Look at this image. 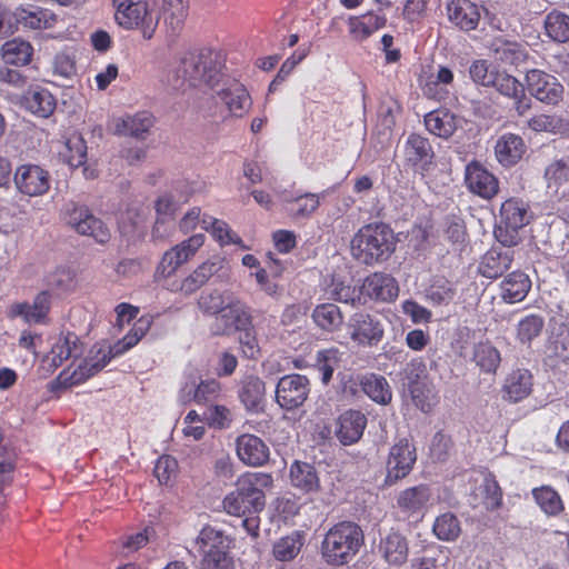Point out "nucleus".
<instances>
[{"instance_id":"obj_43","label":"nucleus","mask_w":569,"mask_h":569,"mask_svg":"<svg viewBox=\"0 0 569 569\" xmlns=\"http://www.w3.org/2000/svg\"><path fill=\"white\" fill-rule=\"evenodd\" d=\"M362 391L375 402L388 405L392 399V390L383 376L368 373L360 381Z\"/></svg>"},{"instance_id":"obj_35","label":"nucleus","mask_w":569,"mask_h":569,"mask_svg":"<svg viewBox=\"0 0 569 569\" xmlns=\"http://www.w3.org/2000/svg\"><path fill=\"white\" fill-rule=\"evenodd\" d=\"M532 389V375L527 369H517L505 380L503 398L510 402H519L527 398Z\"/></svg>"},{"instance_id":"obj_10","label":"nucleus","mask_w":569,"mask_h":569,"mask_svg":"<svg viewBox=\"0 0 569 569\" xmlns=\"http://www.w3.org/2000/svg\"><path fill=\"white\" fill-rule=\"evenodd\" d=\"M348 333L359 347H377L385 337V326L377 316L360 311L350 317Z\"/></svg>"},{"instance_id":"obj_40","label":"nucleus","mask_w":569,"mask_h":569,"mask_svg":"<svg viewBox=\"0 0 569 569\" xmlns=\"http://www.w3.org/2000/svg\"><path fill=\"white\" fill-rule=\"evenodd\" d=\"M291 485L305 493L317 491L320 480L316 468L303 461H295L290 467Z\"/></svg>"},{"instance_id":"obj_47","label":"nucleus","mask_w":569,"mask_h":569,"mask_svg":"<svg viewBox=\"0 0 569 569\" xmlns=\"http://www.w3.org/2000/svg\"><path fill=\"white\" fill-rule=\"evenodd\" d=\"M472 360L482 372L496 373L501 362L499 350L489 341H480L473 348Z\"/></svg>"},{"instance_id":"obj_44","label":"nucleus","mask_w":569,"mask_h":569,"mask_svg":"<svg viewBox=\"0 0 569 569\" xmlns=\"http://www.w3.org/2000/svg\"><path fill=\"white\" fill-rule=\"evenodd\" d=\"M201 226L220 246L242 244V239L223 220L204 214Z\"/></svg>"},{"instance_id":"obj_25","label":"nucleus","mask_w":569,"mask_h":569,"mask_svg":"<svg viewBox=\"0 0 569 569\" xmlns=\"http://www.w3.org/2000/svg\"><path fill=\"white\" fill-rule=\"evenodd\" d=\"M239 459L247 466L260 467L268 462L270 451L262 439L254 435L243 433L236 440Z\"/></svg>"},{"instance_id":"obj_13","label":"nucleus","mask_w":569,"mask_h":569,"mask_svg":"<svg viewBox=\"0 0 569 569\" xmlns=\"http://www.w3.org/2000/svg\"><path fill=\"white\" fill-rule=\"evenodd\" d=\"M417 460L416 448L407 438L397 441L389 451L385 482L395 485L406 478Z\"/></svg>"},{"instance_id":"obj_57","label":"nucleus","mask_w":569,"mask_h":569,"mask_svg":"<svg viewBox=\"0 0 569 569\" xmlns=\"http://www.w3.org/2000/svg\"><path fill=\"white\" fill-rule=\"evenodd\" d=\"M154 208L157 219L153 227V233L159 231L160 226L173 220V214L178 207L173 198L170 194L164 193L157 199Z\"/></svg>"},{"instance_id":"obj_11","label":"nucleus","mask_w":569,"mask_h":569,"mask_svg":"<svg viewBox=\"0 0 569 569\" xmlns=\"http://www.w3.org/2000/svg\"><path fill=\"white\" fill-rule=\"evenodd\" d=\"M48 290L38 295V325L49 322L48 313L51 307V293L62 295L76 288V274L67 267H59L44 278Z\"/></svg>"},{"instance_id":"obj_37","label":"nucleus","mask_w":569,"mask_h":569,"mask_svg":"<svg viewBox=\"0 0 569 569\" xmlns=\"http://www.w3.org/2000/svg\"><path fill=\"white\" fill-rule=\"evenodd\" d=\"M59 158L70 168H78L87 161V142L80 132L70 133L58 151Z\"/></svg>"},{"instance_id":"obj_56","label":"nucleus","mask_w":569,"mask_h":569,"mask_svg":"<svg viewBox=\"0 0 569 569\" xmlns=\"http://www.w3.org/2000/svg\"><path fill=\"white\" fill-rule=\"evenodd\" d=\"M340 362V352L337 348L323 349L318 351L316 368L321 375V381L327 385L331 379L336 368Z\"/></svg>"},{"instance_id":"obj_24","label":"nucleus","mask_w":569,"mask_h":569,"mask_svg":"<svg viewBox=\"0 0 569 569\" xmlns=\"http://www.w3.org/2000/svg\"><path fill=\"white\" fill-rule=\"evenodd\" d=\"M387 16L373 10L360 16H350L347 20L349 36L357 42L369 39L376 31L387 26Z\"/></svg>"},{"instance_id":"obj_20","label":"nucleus","mask_w":569,"mask_h":569,"mask_svg":"<svg viewBox=\"0 0 569 569\" xmlns=\"http://www.w3.org/2000/svg\"><path fill=\"white\" fill-rule=\"evenodd\" d=\"M219 270L218 263L207 260L193 269L189 274L183 278L168 281L164 289L172 293H180L189 297L200 290L210 278Z\"/></svg>"},{"instance_id":"obj_8","label":"nucleus","mask_w":569,"mask_h":569,"mask_svg":"<svg viewBox=\"0 0 569 569\" xmlns=\"http://www.w3.org/2000/svg\"><path fill=\"white\" fill-rule=\"evenodd\" d=\"M531 213L529 206L520 198L505 200L499 210V223L495 237L503 247L511 248L519 243V230L529 224Z\"/></svg>"},{"instance_id":"obj_64","label":"nucleus","mask_w":569,"mask_h":569,"mask_svg":"<svg viewBox=\"0 0 569 569\" xmlns=\"http://www.w3.org/2000/svg\"><path fill=\"white\" fill-rule=\"evenodd\" d=\"M548 187H558L569 180V166L562 160H556L545 170Z\"/></svg>"},{"instance_id":"obj_21","label":"nucleus","mask_w":569,"mask_h":569,"mask_svg":"<svg viewBox=\"0 0 569 569\" xmlns=\"http://www.w3.org/2000/svg\"><path fill=\"white\" fill-rule=\"evenodd\" d=\"M501 96L512 101L518 116H525L531 108V98L526 93V87L515 76L506 71H497L492 86Z\"/></svg>"},{"instance_id":"obj_48","label":"nucleus","mask_w":569,"mask_h":569,"mask_svg":"<svg viewBox=\"0 0 569 569\" xmlns=\"http://www.w3.org/2000/svg\"><path fill=\"white\" fill-rule=\"evenodd\" d=\"M532 496L540 509L548 516H559L565 509L560 495L550 486L532 489Z\"/></svg>"},{"instance_id":"obj_27","label":"nucleus","mask_w":569,"mask_h":569,"mask_svg":"<svg viewBox=\"0 0 569 569\" xmlns=\"http://www.w3.org/2000/svg\"><path fill=\"white\" fill-rule=\"evenodd\" d=\"M378 552L390 566L403 565L409 556V542L405 535L391 530L381 537L378 545Z\"/></svg>"},{"instance_id":"obj_6","label":"nucleus","mask_w":569,"mask_h":569,"mask_svg":"<svg viewBox=\"0 0 569 569\" xmlns=\"http://www.w3.org/2000/svg\"><path fill=\"white\" fill-rule=\"evenodd\" d=\"M232 539L222 530L204 526L196 538L200 553V569H234L231 556Z\"/></svg>"},{"instance_id":"obj_42","label":"nucleus","mask_w":569,"mask_h":569,"mask_svg":"<svg viewBox=\"0 0 569 569\" xmlns=\"http://www.w3.org/2000/svg\"><path fill=\"white\" fill-rule=\"evenodd\" d=\"M264 382L257 376H247L241 380L239 399L248 410H258L264 399Z\"/></svg>"},{"instance_id":"obj_36","label":"nucleus","mask_w":569,"mask_h":569,"mask_svg":"<svg viewBox=\"0 0 569 569\" xmlns=\"http://www.w3.org/2000/svg\"><path fill=\"white\" fill-rule=\"evenodd\" d=\"M491 49L497 60L516 67L525 63L529 58L527 46L518 41L497 38Z\"/></svg>"},{"instance_id":"obj_62","label":"nucleus","mask_w":569,"mask_h":569,"mask_svg":"<svg viewBox=\"0 0 569 569\" xmlns=\"http://www.w3.org/2000/svg\"><path fill=\"white\" fill-rule=\"evenodd\" d=\"M287 201L293 202L297 206L296 209L291 210V214L295 218H307L320 206L319 197L316 193H306Z\"/></svg>"},{"instance_id":"obj_29","label":"nucleus","mask_w":569,"mask_h":569,"mask_svg":"<svg viewBox=\"0 0 569 569\" xmlns=\"http://www.w3.org/2000/svg\"><path fill=\"white\" fill-rule=\"evenodd\" d=\"M20 28H36V12L22 7L10 10L0 4V38L9 37Z\"/></svg>"},{"instance_id":"obj_26","label":"nucleus","mask_w":569,"mask_h":569,"mask_svg":"<svg viewBox=\"0 0 569 569\" xmlns=\"http://www.w3.org/2000/svg\"><path fill=\"white\" fill-rule=\"evenodd\" d=\"M449 21L462 31L476 30L481 14L479 7L470 0H450L446 7Z\"/></svg>"},{"instance_id":"obj_61","label":"nucleus","mask_w":569,"mask_h":569,"mask_svg":"<svg viewBox=\"0 0 569 569\" xmlns=\"http://www.w3.org/2000/svg\"><path fill=\"white\" fill-rule=\"evenodd\" d=\"M328 295L332 300L350 303L352 306H355L356 302H360V295H357L356 288L337 279H332L328 288Z\"/></svg>"},{"instance_id":"obj_15","label":"nucleus","mask_w":569,"mask_h":569,"mask_svg":"<svg viewBox=\"0 0 569 569\" xmlns=\"http://www.w3.org/2000/svg\"><path fill=\"white\" fill-rule=\"evenodd\" d=\"M525 80L530 94L546 104L555 106L563 98V86L555 76L543 70H528Z\"/></svg>"},{"instance_id":"obj_34","label":"nucleus","mask_w":569,"mask_h":569,"mask_svg":"<svg viewBox=\"0 0 569 569\" xmlns=\"http://www.w3.org/2000/svg\"><path fill=\"white\" fill-rule=\"evenodd\" d=\"M153 124V117L148 111H141L133 116L117 118L113 121V133L144 139V134Z\"/></svg>"},{"instance_id":"obj_14","label":"nucleus","mask_w":569,"mask_h":569,"mask_svg":"<svg viewBox=\"0 0 569 569\" xmlns=\"http://www.w3.org/2000/svg\"><path fill=\"white\" fill-rule=\"evenodd\" d=\"M465 184L470 193L483 200L493 199L500 191L497 176L477 160H472L466 166Z\"/></svg>"},{"instance_id":"obj_50","label":"nucleus","mask_w":569,"mask_h":569,"mask_svg":"<svg viewBox=\"0 0 569 569\" xmlns=\"http://www.w3.org/2000/svg\"><path fill=\"white\" fill-rule=\"evenodd\" d=\"M32 53V46L21 39H12L2 46V58L8 64H27L31 61Z\"/></svg>"},{"instance_id":"obj_41","label":"nucleus","mask_w":569,"mask_h":569,"mask_svg":"<svg viewBox=\"0 0 569 569\" xmlns=\"http://www.w3.org/2000/svg\"><path fill=\"white\" fill-rule=\"evenodd\" d=\"M311 318L317 327L327 332H335L341 329L343 325V313L341 309L331 302L318 305Z\"/></svg>"},{"instance_id":"obj_31","label":"nucleus","mask_w":569,"mask_h":569,"mask_svg":"<svg viewBox=\"0 0 569 569\" xmlns=\"http://www.w3.org/2000/svg\"><path fill=\"white\" fill-rule=\"evenodd\" d=\"M513 253V250L502 251L491 248L481 258L479 273L488 279H498L511 267Z\"/></svg>"},{"instance_id":"obj_30","label":"nucleus","mask_w":569,"mask_h":569,"mask_svg":"<svg viewBox=\"0 0 569 569\" xmlns=\"http://www.w3.org/2000/svg\"><path fill=\"white\" fill-rule=\"evenodd\" d=\"M405 152L407 162L411 167L419 168L423 171L428 170L435 156L429 140L417 133L409 134L406 141Z\"/></svg>"},{"instance_id":"obj_22","label":"nucleus","mask_w":569,"mask_h":569,"mask_svg":"<svg viewBox=\"0 0 569 569\" xmlns=\"http://www.w3.org/2000/svg\"><path fill=\"white\" fill-rule=\"evenodd\" d=\"M431 499V489L428 485L421 483L409 487L400 491L396 502L398 509L406 515L408 519H422L425 509Z\"/></svg>"},{"instance_id":"obj_32","label":"nucleus","mask_w":569,"mask_h":569,"mask_svg":"<svg viewBox=\"0 0 569 569\" xmlns=\"http://www.w3.org/2000/svg\"><path fill=\"white\" fill-rule=\"evenodd\" d=\"M526 152L523 139L515 133H503L496 142L495 154L500 164L510 167L516 164Z\"/></svg>"},{"instance_id":"obj_58","label":"nucleus","mask_w":569,"mask_h":569,"mask_svg":"<svg viewBox=\"0 0 569 569\" xmlns=\"http://www.w3.org/2000/svg\"><path fill=\"white\" fill-rule=\"evenodd\" d=\"M549 349L553 358L565 363L569 362V323L559 328Z\"/></svg>"},{"instance_id":"obj_19","label":"nucleus","mask_w":569,"mask_h":569,"mask_svg":"<svg viewBox=\"0 0 569 569\" xmlns=\"http://www.w3.org/2000/svg\"><path fill=\"white\" fill-rule=\"evenodd\" d=\"M360 296L375 302H393L399 296V284L391 274L377 271L363 279Z\"/></svg>"},{"instance_id":"obj_9","label":"nucleus","mask_w":569,"mask_h":569,"mask_svg":"<svg viewBox=\"0 0 569 569\" xmlns=\"http://www.w3.org/2000/svg\"><path fill=\"white\" fill-rule=\"evenodd\" d=\"M66 223L81 236L91 237L96 242H109L111 232L107 224L86 206H73L64 213Z\"/></svg>"},{"instance_id":"obj_23","label":"nucleus","mask_w":569,"mask_h":569,"mask_svg":"<svg viewBox=\"0 0 569 569\" xmlns=\"http://www.w3.org/2000/svg\"><path fill=\"white\" fill-rule=\"evenodd\" d=\"M221 383L217 379L201 380L196 382H187L179 391V399L182 403L194 402L199 406L211 405L220 398Z\"/></svg>"},{"instance_id":"obj_63","label":"nucleus","mask_w":569,"mask_h":569,"mask_svg":"<svg viewBox=\"0 0 569 569\" xmlns=\"http://www.w3.org/2000/svg\"><path fill=\"white\" fill-rule=\"evenodd\" d=\"M203 243L204 236L202 233H197L173 246L172 250L176 253H179V259L186 263L196 254V252L203 246Z\"/></svg>"},{"instance_id":"obj_28","label":"nucleus","mask_w":569,"mask_h":569,"mask_svg":"<svg viewBox=\"0 0 569 569\" xmlns=\"http://www.w3.org/2000/svg\"><path fill=\"white\" fill-rule=\"evenodd\" d=\"M367 426L366 416L358 410H348L337 421L336 437L343 446L359 441Z\"/></svg>"},{"instance_id":"obj_60","label":"nucleus","mask_w":569,"mask_h":569,"mask_svg":"<svg viewBox=\"0 0 569 569\" xmlns=\"http://www.w3.org/2000/svg\"><path fill=\"white\" fill-rule=\"evenodd\" d=\"M498 70H490V64L487 60L479 59L472 61L469 67V74L476 84L482 87H491L496 80V72Z\"/></svg>"},{"instance_id":"obj_18","label":"nucleus","mask_w":569,"mask_h":569,"mask_svg":"<svg viewBox=\"0 0 569 569\" xmlns=\"http://www.w3.org/2000/svg\"><path fill=\"white\" fill-rule=\"evenodd\" d=\"M219 102L232 118L246 117L252 108V98L243 83L238 80L228 81L216 91Z\"/></svg>"},{"instance_id":"obj_45","label":"nucleus","mask_w":569,"mask_h":569,"mask_svg":"<svg viewBox=\"0 0 569 569\" xmlns=\"http://www.w3.org/2000/svg\"><path fill=\"white\" fill-rule=\"evenodd\" d=\"M543 28L546 34L558 43L569 41V14L553 9L545 17Z\"/></svg>"},{"instance_id":"obj_54","label":"nucleus","mask_w":569,"mask_h":569,"mask_svg":"<svg viewBox=\"0 0 569 569\" xmlns=\"http://www.w3.org/2000/svg\"><path fill=\"white\" fill-rule=\"evenodd\" d=\"M432 531L440 540L453 541L461 532L460 522L453 513L445 512L436 518Z\"/></svg>"},{"instance_id":"obj_46","label":"nucleus","mask_w":569,"mask_h":569,"mask_svg":"<svg viewBox=\"0 0 569 569\" xmlns=\"http://www.w3.org/2000/svg\"><path fill=\"white\" fill-rule=\"evenodd\" d=\"M236 295L229 290L202 292L198 298V308L203 315L218 316L231 302Z\"/></svg>"},{"instance_id":"obj_38","label":"nucleus","mask_w":569,"mask_h":569,"mask_svg":"<svg viewBox=\"0 0 569 569\" xmlns=\"http://www.w3.org/2000/svg\"><path fill=\"white\" fill-rule=\"evenodd\" d=\"M306 543V535L295 530L279 538L272 546V556L281 562H289L297 558Z\"/></svg>"},{"instance_id":"obj_5","label":"nucleus","mask_w":569,"mask_h":569,"mask_svg":"<svg viewBox=\"0 0 569 569\" xmlns=\"http://www.w3.org/2000/svg\"><path fill=\"white\" fill-rule=\"evenodd\" d=\"M226 67V54L219 49L208 47L190 50L183 54L180 69L183 79L191 86L216 87Z\"/></svg>"},{"instance_id":"obj_52","label":"nucleus","mask_w":569,"mask_h":569,"mask_svg":"<svg viewBox=\"0 0 569 569\" xmlns=\"http://www.w3.org/2000/svg\"><path fill=\"white\" fill-rule=\"evenodd\" d=\"M457 295L455 283L443 277H437L427 290V299L433 306H448Z\"/></svg>"},{"instance_id":"obj_16","label":"nucleus","mask_w":569,"mask_h":569,"mask_svg":"<svg viewBox=\"0 0 569 569\" xmlns=\"http://www.w3.org/2000/svg\"><path fill=\"white\" fill-rule=\"evenodd\" d=\"M310 392V382L299 373L280 378L276 388V400L286 410L299 408L305 403Z\"/></svg>"},{"instance_id":"obj_4","label":"nucleus","mask_w":569,"mask_h":569,"mask_svg":"<svg viewBox=\"0 0 569 569\" xmlns=\"http://www.w3.org/2000/svg\"><path fill=\"white\" fill-rule=\"evenodd\" d=\"M365 543L361 527L353 521H339L325 535L320 546L321 557L330 566H345L360 551Z\"/></svg>"},{"instance_id":"obj_55","label":"nucleus","mask_w":569,"mask_h":569,"mask_svg":"<svg viewBox=\"0 0 569 569\" xmlns=\"http://www.w3.org/2000/svg\"><path fill=\"white\" fill-rule=\"evenodd\" d=\"M545 327V319L540 315H528L517 325V339L520 343H530L539 337Z\"/></svg>"},{"instance_id":"obj_2","label":"nucleus","mask_w":569,"mask_h":569,"mask_svg":"<svg viewBox=\"0 0 569 569\" xmlns=\"http://www.w3.org/2000/svg\"><path fill=\"white\" fill-rule=\"evenodd\" d=\"M398 239L385 222H370L353 234L350 242L352 258L359 263L373 266L387 261L396 251Z\"/></svg>"},{"instance_id":"obj_51","label":"nucleus","mask_w":569,"mask_h":569,"mask_svg":"<svg viewBox=\"0 0 569 569\" xmlns=\"http://www.w3.org/2000/svg\"><path fill=\"white\" fill-rule=\"evenodd\" d=\"M179 257V253H176L172 250V248H170L162 254L159 263L156 267L153 280L154 282L159 283L163 289L164 284L168 283V281L177 279L174 273L179 269V267L183 264Z\"/></svg>"},{"instance_id":"obj_12","label":"nucleus","mask_w":569,"mask_h":569,"mask_svg":"<svg viewBox=\"0 0 569 569\" xmlns=\"http://www.w3.org/2000/svg\"><path fill=\"white\" fill-rule=\"evenodd\" d=\"M82 352L83 345L74 332L61 333L54 339L50 351L42 357L40 370L44 375H49L59 368L63 361L78 358Z\"/></svg>"},{"instance_id":"obj_33","label":"nucleus","mask_w":569,"mask_h":569,"mask_svg":"<svg viewBox=\"0 0 569 569\" xmlns=\"http://www.w3.org/2000/svg\"><path fill=\"white\" fill-rule=\"evenodd\" d=\"M531 289L529 276L520 270L508 273L500 283V297L507 303H517L528 296Z\"/></svg>"},{"instance_id":"obj_39","label":"nucleus","mask_w":569,"mask_h":569,"mask_svg":"<svg viewBox=\"0 0 569 569\" xmlns=\"http://www.w3.org/2000/svg\"><path fill=\"white\" fill-rule=\"evenodd\" d=\"M453 82V72L448 67H439L436 74H430L421 83V90L426 98L436 101L446 100L449 91L445 88Z\"/></svg>"},{"instance_id":"obj_49","label":"nucleus","mask_w":569,"mask_h":569,"mask_svg":"<svg viewBox=\"0 0 569 569\" xmlns=\"http://www.w3.org/2000/svg\"><path fill=\"white\" fill-rule=\"evenodd\" d=\"M427 130L440 138H449L453 134L456 126L453 117L445 110H433L425 116Z\"/></svg>"},{"instance_id":"obj_53","label":"nucleus","mask_w":569,"mask_h":569,"mask_svg":"<svg viewBox=\"0 0 569 569\" xmlns=\"http://www.w3.org/2000/svg\"><path fill=\"white\" fill-rule=\"evenodd\" d=\"M164 22L173 32H179L188 17L187 0H163Z\"/></svg>"},{"instance_id":"obj_3","label":"nucleus","mask_w":569,"mask_h":569,"mask_svg":"<svg viewBox=\"0 0 569 569\" xmlns=\"http://www.w3.org/2000/svg\"><path fill=\"white\" fill-rule=\"evenodd\" d=\"M273 486V478L268 472H246L236 482L222 503L227 513L236 517L260 513L266 506L267 489Z\"/></svg>"},{"instance_id":"obj_1","label":"nucleus","mask_w":569,"mask_h":569,"mask_svg":"<svg viewBox=\"0 0 569 569\" xmlns=\"http://www.w3.org/2000/svg\"><path fill=\"white\" fill-rule=\"evenodd\" d=\"M152 325L148 316L139 318L133 327L108 349L99 348L93 356L86 358L71 373L67 370L60 372L56 380L50 382V390L77 386L100 372L113 358L120 357L146 336Z\"/></svg>"},{"instance_id":"obj_7","label":"nucleus","mask_w":569,"mask_h":569,"mask_svg":"<svg viewBox=\"0 0 569 569\" xmlns=\"http://www.w3.org/2000/svg\"><path fill=\"white\" fill-rule=\"evenodd\" d=\"M114 21L124 30L140 31L144 40H151L157 31L159 19L154 17L148 1L111 0Z\"/></svg>"},{"instance_id":"obj_17","label":"nucleus","mask_w":569,"mask_h":569,"mask_svg":"<svg viewBox=\"0 0 569 569\" xmlns=\"http://www.w3.org/2000/svg\"><path fill=\"white\" fill-rule=\"evenodd\" d=\"M252 320L250 308L237 296L231 300L223 311L214 319L211 332L214 336H229L238 329H243Z\"/></svg>"},{"instance_id":"obj_59","label":"nucleus","mask_w":569,"mask_h":569,"mask_svg":"<svg viewBox=\"0 0 569 569\" xmlns=\"http://www.w3.org/2000/svg\"><path fill=\"white\" fill-rule=\"evenodd\" d=\"M240 332L239 343L243 356L248 359H257L260 353L256 330L250 320L249 326H244L243 329H238Z\"/></svg>"}]
</instances>
